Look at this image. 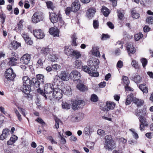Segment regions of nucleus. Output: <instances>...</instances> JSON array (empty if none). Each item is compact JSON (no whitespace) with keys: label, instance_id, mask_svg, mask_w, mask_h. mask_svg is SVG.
Instances as JSON below:
<instances>
[{"label":"nucleus","instance_id":"9","mask_svg":"<svg viewBox=\"0 0 153 153\" xmlns=\"http://www.w3.org/2000/svg\"><path fill=\"white\" fill-rule=\"evenodd\" d=\"M138 119L140 123V129L141 131H143L144 127L147 126L149 123L147 121L146 119L144 117H139Z\"/></svg>","mask_w":153,"mask_h":153},{"label":"nucleus","instance_id":"30","mask_svg":"<svg viewBox=\"0 0 153 153\" xmlns=\"http://www.w3.org/2000/svg\"><path fill=\"white\" fill-rule=\"evenodd\" d=\"M133 97V94H131L127 96L126 102V105H128L131 103L132 101H133L134 98Z\"/></svg>","mask_w":153,"mask_h":153},{"label":"nucleus","instance_id":"29","mask_svg":"<svg viewBox=\"0 0 153 153\" xmlns=\"http://www.w3.org/2000/svg\"><path fill=\"white\" fill-rule=\"evenodd\" d=\"M73 51V49L70 47L66 46L65 48V53L68 56H72Z\"/></svg>","mask_w":153,"mask_h":153},{"label":"nucleus","instance_id":"4","mask_svg":"<svg viewBox=\"0 0 153 153\" xmlns=\"http://www.w3.org/2000/svg\"><path fill=\"white\" fill-rule=\"evenodd\" d=\"M90 68L87 65L83 66L82 70L91 76L97 77L99 74L98 72H96V70L94 66H89Z\"/></svg>","mask_w":153,"mask_h":153},{"label":"nucleus","instance_id":"3","mask_svg":"<svg viewBox=\"0 0 153 153\" xmlns=\"http://www.w3.org/2000/svg\"><path fill=\"white\" fill-rule=\"evenodd\" d=\"M63 91L61 89L56 88L53 89L52 95L48 96L51 100L53 99L59 100L62 98L63 95Z\"/></svg>","mask_w":153,"mask_h":153},{"label":"nucleus","instance_id":"6","mask_svg":"<svg viewBox=\"0 0 153 153\" xmlns=\"http://www.w3.org/2000/svg\"><path fill=\"white\" fill-rule=\"evenodd\" d=\"M44 16L42 13L40 12L35 13L32 17V22L36 23L39 22L43 20Z\"/></svg>","mask_w":153,"mask_h":153},{"label":"nucleus","instance_id":"14","mask_svg":"<svg viewBox=\"0 0 153 153\" xmlns=\"http://www.w3.org/2000/svg\"><path fill=\"white\" fill-rule=\"evenodd\" d=\"M70 76L73 80H77L80 78V74L77 71H73L71 73Z\"/></svg>","mask_w":153,"mask_h":153},{"label":"nucleus","instance_id":"1","mask_svg":"<svg viewBox=\"0 0 153 153\" xmlns=\"http://www.w3.org/2000/svg\"><path fill=\"white\" fill-rule=\"evenodd\" d=\"M23 85L21 88L23 93L28 94L30 92V79L27 76H24L22 78Z\"/></svg>","mask_w":153,"mask_h":153},{"label":"nucleus","instance_id":"35","mask_svg":"<svg viewBox=\"0 0 153 153\" xmlns=\"http://www.w3.org/2000/svg\"><path fill=\"white\" fill-rule=\"evenodd\" d=\"M139 88L144 93H148V88L145 84L140 85H139Z\"/></svg>","mask_w":153,"mask_h":153},{"label":"nucleus","instance_id":"61","mask_svg":"<svg viewBox=\"0 0 153 153\" xmlns=\"http://www.w3.org/2000/svg\"><path fill=\"white\" fill-rule=\"evenodd\" d=\"M25 41L28 44L31 45L33 44V41L29 37H28L27 39H25Z\"/></svg>","mask_w":153,"mask_h":153},{"label":"nucleus","instance_id":"22","mask_svg":"<svg viewBox=\"0 0 153 153\" xmlns=\"http://www.w3.org/2000/svg\"><path fill=\"white\" fill-rule=\"evenodd\" d=\"M10 131L9 129L7 128L4 129L2 134L0 135V139L3 140L6 139L9 134Z\"/></svg>","mask_w":153,"mask_h":153},{"label":"nucleus","instance_id":"33","mask_svg":"<svg viewBox=\"0 0 153 153\" xmlns=\"http://www.w3.org/2000/svg\"><path fill=\"white\" fill-rule=\"evenodd\" d=\"M101 12L105 16H108L110 13L109 10L105 6H103L101 9Z\"/></svg>","mask_w":153,"mask_h":153},{"label":"nucleus","instance_id":"64","mask_svg":"<svg viewBox=\"0 0 153 153\" xmlns=\"http://www.w3.org/2000/svg\"><path fill=\"white\" fill-rule=\"evenodd\" d=\"M65 93L66 94H68L71 93V89L70 87L69 86H66L65 88Z\"/></svg>","mask_w":153,"mask_h":153},{"label":"nucleus","instance_id":"56","mask_svg":"<svg viewBox=\"0 0 153 153\" xmlns=\"http://www.w3.org/2000/svg\"><path fill=\"white\" fill-rule=\"evenodd\" d=\"M60 121L59 119L56 118L55 120V128H58L59 126V124Z\"/></svg>","mask_w":153,"mask_h":153},{"label":"nucleus","instance_id":"45","mask_svg":"<svg viewBox=\"0 0 153 153\" xmlns=\"http://www.w3.org/2000/svg\"><path fill=\"white\" fill-rule=\"evenodd\" d=\"M143 36V34H142V33L140 32L134 35L135 40L136 41H137L142 38Z\"/></svg>","mask_w":153,"mask_h":153},{"label":"nucleus","instance_id":"12","mask_svg":"<svg viewBox=\"0 0 153 153\" xmlns=\"http://www.w3.org/2000/svg\"><path fill=\"white\" fill-rule=\"evenodd\" d=\"M33 34L34 36L38 39H42L45 36L43 32L41 30L37 29L34 30Z\"/></svg>","mask_w":153,"mask_h":153},{"label":"nucleus","instance_id":"60","mask_svg":"<svg viewBox=\"0 0 153 153\" xmlns=\"http://www.w3.org/2000/svg\"><path fill=\"white\" fill-rule=\"evenodd\" d=\"M24 22L23 20H20L18 25V27L19 30H21L23 27L22 23Z\"/></svg>","mask_w":153,"mask_h":153},{"label":"nucleus","instance_id":"48","mask_svg":"<svg viewBox=\"0 0 153 153\" xmlns=\"http://www.w3.org/2000/svg\"><path fill=\"white\" fill-rule=\"evenodd\" d=\"M131 13L132 17L133 18L137 19L140 17V14L138 13H137L134 10H133L131 12Z\"/></svg>","mask_w":153,"mask_h":153},{"label":"nucleus","instance_id":"43","mask_svg":"<svg viewBox=\"0 0 153 153\" xmlns=\"http://www.w3.org/2000/svg\"><path fill=\"white\" fill-rule=\"evenodd\" d=\"M62 107L63 109L68 110L71 107L70 104H68L66 102H63L62 104Z\"/></svg>","mask_w":153,"mask_h":153},{"label":"nucleus","instance_id":"21","mask_svg":"<svg viewBox=\"0 0 153 153\" xmlns=\"http://www.w3.org/2000/svg\"><path fill=\"white\" fill-rule=\"evenodd\" d=\"M53 50L51 48H49L48 47L43 48L41 51V52L42 53L45 55H47L48 54L49 55L52 54L53 52Z\"/></svg>","mask_w":153,"mask_h":153},{"label":"nucleus","instance_id":"15","mask_svg":"<svg viewBox=\"0 0 153 153\" xmlns=\"http://www.w3.org/2000/svg\"><path fill=\"white\" fill-rule=\"evenodd\" d=\"M59 77L62 80L64 81H67L69 80L70 75L68 73L64 71H62L60 74Z\"/></svg>","mask_w":153,"mask_h":153},{"label":"nucleus","instance_id":"28","mask_svg":"<svg viewBox=\"0 0 153 153\" xmlns=\"http://www.w3.org/2000/svg\"><path fill=\"white\" fill-rule=\"evenodd\" d=\"M37 80L39 82V85L43 84L45 81V76L42 74H38L36 75Z\"/></svg>","mask_w":153,"mask_h":153},{"label":"nucleus","instance_id":"41","mask_svg":"<svg viewBox=\"0 0 153 153\" xmlns=\"http://www.w3.org/2000/svg\"><path fill=\"white\" fill-rule=\"evenodd\" d=\"M82 63L81 60H77L75 61L74 63V67L76 68H78L81 66Z\"/></svg>","mask_w":153,"mask_h":153},{"label":"nucleus","instance_id":"49","mask_svg":"<svg viewBox=\"0 0 153 153\" xmlns=\"http://www.w3.org/2000/svg\"><path fill=\"white\" fill-rule=\"evenodd\" d=\"M87 146L91 149H93L94 143V142H88L86 143Z\"/></svg>","mask_w":153,"mask_h":153},{"label":"nucleus","instance_id":"46","mask_svg":"<svg viewBox=\"0 0 153 153\" xmlns=\"http://www.w3.org/2000/svg\"><path fill=\"white\" fill-rule=\"evenodd\" d=\"M122 79L125 85H128L129 83V80L128 77L125 76H123Z\"/></svg>","mask_w":153,"mask_h":153},{"label":"nucleus","instance_id":"59","mask_svg":"<svg viewBox=\"0 0 153 153\" xmlns=\"http://www.w3.org/2000/svg\"><path fill=\"white\" fill-rule=\"evenodd\" d=\"M131 65L135 68H138L137 62L134 60H133L131 62Z\"/></svg>","mask_w":153,"mask_h":153},{"label":"nucleus","instance_id":"2","mask_svg":"<svg viewBox=\"0 0 153 153\" xmlns=\"http://www.w3.org/2000/svg\"><path fill=\"white\" fill-rule=\"evenodd\" d=\"M54 88L53 84H46L45 85L44 88V92L41 89H38V93H40L41 95L45 97V99H47V97L46 95L45 94V93L49 94L50 95H51V94H52V92H53V90Z\"/></svg>","mask_w":153,"mask_h":153},{"label":"nucleus","instance_id":"24","mask_svg":"<svg viewBox=\"0 0 153 153\" xmlns=\"http://www.w3.org/2000/svg\"><path fill=\"white\" fill-rule=\"evenodd\" d=\"M126 48L128 53V55L130 56V53L133 54L135 52V50L131 44H129L126 46Z\"/></svg>","mask_w":153,"mask_h":153},{"label":"nucleus","instance_id":"42","mask_svg":"<svg viewBox=\"0 0 153 153\" xmlns=\"http://www.w3.org/2000/svg\"><path fill=\"white\" fill-rule=\"evenodd\" d=\"M10 61L8 62L9 64L11 66L14 65H16L17 59L14 57L10 58Z\"/></svg>","mask_w":153,"mask_h":153},{"label":"nucleus","instance_id":"37","mask_svg":"<svg viewBox=\"0 0 153 153\" xmlns=\"http://www.w3.org/2000/svg\"><path fill=\"white\" fill-rule=\"evenodd\" d=\"M45 60V58L44 56L39 58L37 62V65L39 66H42Z\"/></svg>","mask_w":153,"mask_h":153},{"label":"nucleus","instance_id":"51","mask_svg":"<svg viewBox=\"0 0 153 153\" xmlns=\"http://www.w3.org/2000/svg\"><path fill=\"white\" fill-rule=\"evenodd\" d=\"M98 98L97 95L93 94L91 95V100L93 102H96L98 100Z\"/></svg>","mask_w":153,"mask_h":153},{"label":"nucleus","instance_id":"7","mask_svg":"<svg viewBox=\"0 0 153 153\" xmlns=\"http://www.w3.org/2000/svg\"><path fill=\"white\" fill-rule=\"evenodd\" d=\"M85 105L84 101L82 100H78L74 101L73 102L72 105V109L75 110L81 108L83 107Z\"/></svg>","mask_w":153,"mask_h":153},{"label":"nucleus","instance_id":"13","mask_svg":"<svg viewBox=\"0 0 153 153\" xmlns=\"http://www.w3.org/2000/svg\"><path fill=\"white\" fill-rule=\"evenodd\" d=\"M80 7L79 2V1L75 0L71 5V11L76 12L79 9Z\"/></svg>","mask_w":153,"mask_h":153},{"label":"nucleus","instance_id":"5","mask_svg":"<svg viewBox=\"0 0 153 153\" xmlns=\"http://www.w3.org/2000/svg\"><path fill=\"white\" fill-rule=\"evenodd\" d=\"M106 149L112 150L115 147V143L111 135H106L104 138Z\"/></svg>","mask_w":153,"mask_h":153},{"label":"nucleus","instance_id":"38","mask_svg":"<svg viewBox=\"0 0 153 153\" xmlns=\"http://www.w3.org/2000/svg\"><path fill=\"white\" fill-rule=\"evenodd\" d=\"M49 59L52 62L56 61L58 59V57L55 54L53 53V52L52 54L49 55L48 56Z\"/></svg>","mask_w":153,"mask_h":153},{"label":"nucleus","instance_id":"18","mask_svg":"<svg viewBox=\"0 0 153 153\" xmlns=\"http://www.w3.org/2000/svg\"><path fill=\"white\" fill-rule=\"evenodd\" d=\"M146 114V108H144L140 110L137 109L135 111V115L137 116H145Z\"/></svg>","mask_w":153,"mask_h":153},{"label":"nucleus","instance_id":"55","mask_svg":"<svg viewBox=\"0 0 153 153\" xmlns=\"http://www.w3.org/2000/svg\"><path fill=\"white\" fill-rule=\"evenodd\" d=\"M18 109L19 111L24 116H26V114L25 113V110L23 108L20 107H18Z\"/></svg>","mask_w":153,"mask_h":153},{"label":"nucleus","instance_id":"25","mask_svg":"<svg viewBox=\"0 0 153 153\" xmlns=\"http://www.w3.org/2000/svg\"><path fill=\"white\" fill-rule=\"evenodd\" d=\"M99 48L97 46H94L92 48V53L94 56L97 57H100V52L98 51Z\"/></svg>","mask_w":153,"mask_h":153},{"label":"nucleus","instance_id":"36","mask_svg":"<svg viewBox=\"0 0 153 153\" xmlns=\"http://www.w3.org/2000/svg\"><path fill=\"white\" fill-rule=\"evenodd\" d=\"M72 39L71 45L73 46H76L77 45V43L76 42V40L77 39L75 33L71 37Z\"/></svg>","mask_w":153,"mask_h":153},{"label":"nucleus","instance_id":"63","mask_svg":"<svg viewBox=\"0 0 153 153\" xmlns=\"http://www.w3.org/2000/svg\"><path fill=\"white\" fill-rule=\"evenodd\" d=\"M0 18L2 20V21H1L2 24H3L5 19L6 16L3 13L0 14Z\"/></svg>","mask_w":153,"mask_h":153},{"label":"nucleus","instance_id":"31","mask_svg":"<svg viewBox=\"0 0 153 153\" xmlns=\"http://www.w3.org/2000/svg\"><path fill=\"white\" fill-rule=\"evenodd\" d=\"M18 137H17L14 135H12L10 137V140H8L7 143L8 145H12L17 140Z\"/></svg>","mask_w":153,"mask_h":153},{"label":"nucleus","instance_id":"26","mask_svg":"<svg viewBox=\"0 0 153 153\" xmlns=\"http://www.w3.org/2000/svg\"><path fill=\"white\" fill-rule=\"evenodd\" d=\"M133 102L135 103L138 107H140L143 105L144 101L142 100L134 98L133 100Z\"/></svg>","mask_w":153,"mask_h":153},{"label":"nucleus","instance_id":"27","mask_svg":"<svg viewBox=\"0 0 153 153\" xmlns=\"http://www.w3.org/2000/svg\"><path fill=\"white\" fill-rule=\"evenodd\" d=\"M39 82L35 78H33L30 81V87L33 86L34 87L38 88L39 86Z\"/></svg>","mask_w":153,"mask_h":153},{"label":"nucleus","instance_id":"39","mask_svg":"<svg viewBox=\"0 0 153 153\" xmlns=\"http://www.w3.org/2000/svg\"><path fill=\"white\" fill-rule=\"evenodd\" d=\"M60 80V78L59 76L56 75L54 76L53 80L52 81L54 85H58V82H59Z\"/></svg>","mask_w":153,"mask_h":153},{"label":"nucleus","instance_id":"50","mask_svg":"<svg viewBox=\"0 0 153 153\" xmlns=\"http://www.w3.org/2000/svg\"><path fill=\"white\" fill-rule=\"evenodd\" d=\"M44 147L42 146L38 147L36 149V152L37 153H42L43 152Z\"/></svg>","mask_w":153,"mask_h":153},{"label":"nucleus","instance_id":"17","mask_svg":"<svg viewBox=\"0 0 153 153\" xmlns=\"http://www.w3.org/2000/svg\"><path fill=\"white\" fill-rule=\"evenodd\" d=\"M50 33L53 36H59V31L57 27H52L49 30Z\"/></svg>","mask_w":153,"mask_h":153},{"label":"nucleus","instance_id":"44","mask_svg":"<svg viewBox=\"0 0 153 153\" xmlns=\"http://www.w3.org/2000/svg\"><path fill=\"white\" fill-rule=\"evenodd\" d=\"M52 68L54 71H59L61 69V66L58 64H54L52 65Z\"/></svg>","mask_w":153,"mask_h":153},{"label":"nucleus","instance_id":"11","mask_svg":"<svg viewBox=\"0 0 153 153\" xmlns=\"http://www.w3.org/2000/svg\"><path fill=\"white\" fill-rule=\"evenodd\" d=\"M31 58L30 55L28 54H25L21 57L20 61L23 64L25 65H27L30 63Z\"/></svg>","mask_w":153,"mask_h":153},{"label":"nucleus","instance_id":"20","mask_svg":"<svg viewBox=\"0 0 153 153\" xmlns=\"http://www.w3.org/2000/svg\"><path fill=\"white\" fill-rule=\"evenodd\" d=\"M20 43L17 41H13L10 44L9 48L10 50H16L20 46Z\"/></svg>","mask_w":153,"mask_h":153},{"label":"nucleus","instance_id":"58","mask_svg":"<svg viewBox=\"0 0 153 153\" xmlns=\"http://www.w3.org/2000/svg\"><path fill=\"white\" fill-rule=\"evenodd\" d=\"M46 4L48 8L51 9L52 10L53 9V3L51 1H49L46 2Z\"/></svg>","mask_w":153,"mask_h":153},{"label":"nucleus","instance_id":"57","mask_svg":"<svg viewBox=\"0 0 153 153\" xmlns=\"http://www.w3.org/2000/svg\"><path fill=\"white\" fill-rule=\"evenodd\" d=\"M141 61L142 64L144 68H145L147 62V61L146 59L142 58L141 59Z\"/></svg>","mask_w":153,"mask_h":153},{"label":"nucleus","instance_id":"32","mask_svg":"<svg viewBox=\"0 0 153 153\" xmlns=\"http://www.w3.org/2000/svg\"><path fill=\"white\" fill-rule=\"evenodd\" d=\"M132 80L136 83H139L142 81V78L140 76L137 75L132 77Z\"/></svg>","mask_w":153,"mask_h":153},{"label":"nucleus","instance_id":"53","mask_svg":"<svg viewBox=\"0 0 153 153\" xmlns=\"http://www.w3.org/2000/svg\"><path fill=\"white\" fill-rule=\"evenodd\" d=\"M93 25L94 28L96 29L98 28L99 26V22L97 20H94L93 22Z\"/></svg>","mask_w":153,"mask_h":153},{"label":"nucleus","instance_id":"34","mask_svg":"<svg viewBox=\"0 0 153 153\" xmlns=\"http://www.w3.org/2000/svg\"><path fill=\"white\" fill-rule=\"evenodd\" d=\"M77 88L81 91H85L87 90V87L83 84L79 83L77 85Z\"/></svg>","mask_w":153,"mask_h":153},{"label":"nucleus","instance_id":"16","mask_svg":"<svg viewBox=\"0 0 153 153\" xmlns=\"http://www.w3.org/2000/svg\"><path fill=\"white\" fill-rule=\"evenodd\" d=\"M96 12V9L94 7H91L87 11V17L89 19L92 18Z\"/></svg>","mask_w":153,"mask_h":153},{"label":"nucleus","instance_id":"8","mask_svg":"<svg viewBox=\"0 0 153 153\" xmlns=\"http://www.w3.org/2000/svg\"><path fill=\"white\" fill-rule=\"evenodd\" d=\"M16 76V74L13 73L12 69L9 68L7 69L5 73V77L7 80H12Z\"/></svg>","mask_w":153,"mask_h":153},{"label":"nucleus","instance_id":"40","mask_svg":"<svg viewBox=\"0 0 153 153\" xmlns=\"http://www.w3.org/2000/svg\"><path fill=\"white\" fill-rule=\"evenodd\" d=\"M71 56L74 57L76 59H78L80 57L81 54L79 52L77 51H74L72 52Z\"/></svg>","mask_w":153,"mask_h":153},{"label":"nucleus","instance_id":"54","mask_svg":"<svg viewBox=\"0 0 153 153\" xmlns=\"http://www.w3.org/2000/svg\"><path fill=\"white\" fill-rule=\"evenodd\" d=\"M130 130L132 132V134L133 137L136 138L137 139L138 138V134L134 131V129H130Z\"/></svg>","mask_w":153,"mask_h":153},{"label":"nucleus","instance_id":"52","mask_svg":"<svg viewBox=\"0 0 153 153\" xmlns=\"http://www.w3.org/2000/svg\"><path fill=\"white\" fill-rule=\"evenodd\" d=\"M146 21L148 23L152 24H153V17L149 16L147 17Z\"/></svg>","mask_w":153,"mask_h":153},{"label":"nucleus","instance_id":"23","mask_svg":"<svg viewBox=\"0 0 153 153\" xmlns=\"http://www.w3.org/2000/svg\"><path fill=\"white\" fill-rule=\"evenodd\" d=\"M50 19L53 23H56L58 20L57 15L54 13H51L50 14Z\"/></svg>","mask_w":153,"mask_h":153},{"label":"nucleus","instance_id":"47","mask_svg":"<svg viewBox=\"0 0 153 153\" xmlns=\"http://www.w3.org/2000/svg\"><path fill=\"white\" fill-rule=\"evenodd\" d=\"M14 111H15L16 115L18 118L19 120L20 121H21L22 120L21 115L19 113L18 110H17V109L15 108L14 109Z\"/></svg>","mask_w":153,"mask_h":153},{"label":"nucleus","instance_id":"19","mask_svg":"<svg viewBox=\"0 0 153 153\" xmlns=\"http://www.w3.org/2000/svg\"><path fill=\"white\" fill-rule=\"evenodd\" d=\"M115 107V104L113 102L107 101L106 103V105L105 106V109L106 110L108 111L114 109Z\"/></svg>","mask_w":153,"mask_h":153},{"label":"nucleus","instance_id":"62","mask_svg":"<svg viewBox=\"0 0 153 153\" xmlns=\"http://www.w3.org/2000/svg\"><path fill=\"white\" fill-rule=\"evenodd\" d=\"M110 38V36L107 34H103L102 35L101 39L102 40H106Z\"/></svg>","mask_w":153,"mask_h":153},{"label":"nucleus","instance_id":"10","mask_svg":"<svg viewBox=\"0 0 153 153\" xmlns=\"http://www.w3.org/2000/svg\"><path fill=\"white\" fill-rule=\"evenodd\" d=\"M88 64L89 66H94L96 70V66H97L99 63V60L96 58H91L88 61Z\"/></svg>","mask_w":153,"mask_h":153}]
</instances>
